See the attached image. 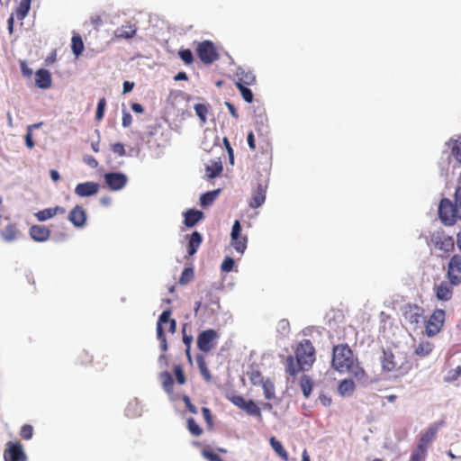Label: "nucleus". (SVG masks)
Listing matches in <instances>:
<instances>
[{
    "label": "nucleus",
    "instance_id": "1",
    "mask_svg": "<svg viewBox=\"0 0 461 461\" xmlns=\"http://www.w3.org/2000/svg\"><path fill=\"white\" fill-rule=\"evenodd\" d=\"M331 367L340 374H349L358 381H365L367 375L357 357L347 343L336 345L332 348Z\"/></svg>",
    "mask_w": 461,
    "mask_h": 461
},
{
    "label": "nucleus",
    "instance_id": "2",
    "mask_svg": "<svg viewBox=\"0 0 461 461\" xmlns=\"http://www.w3.org/2000/svg\"><path fill=\"white\" fill-rule=\"evenodd\" d=\"M295 356H288L285 371L290 376H296L301 371H308L315 362V348L310 339H303L296 347Z\"/></svg>",
    "mask_w": 461,
    "mask_h": 461
},
{
    "label": "nucleus",
    "instance_id": "3",
    "mask_svg": "<svg viewBox=\"0 0 461 461\" xmlns=\"http://www.w3.org/2000/svg\"><path fill=\"white\" fill-rule=\"evenodd\" d=\"M380 361L383 371L393 374L394 377H402L412 368V363L405 356L396 357L391 349L383 348Z\"/></svg>",
    "mask_w": 461,
    "mask_h": 461
},
{
    "label": "nucleus",
    "instance_id": "4",
    "mask_svg": "<svg viewBox=\"0 0 461 461\" xmlns=\"http://www.w3.org/2000/svg\"><path fill=\"white\" fill-rule=\"evenodd\" d=\"M438 217L445 226H453L461 221V206L448 198H442L438 205Z\"/></svg>",
    "mask_w": 461,
    "mask_h": 461
},
{
    "label": "nucleus",
    "instance_id": "5",
    "mask_svg": "<svg viewBox=\"0 0 461 461\" xmlns=\"http://www.w3.org/2000/svg\"><path fill=\"white\" fill-rule=\"evenodd\" d=\"M428 244L441 252L440 257H445V255H448L455 249V240L453 237L447 235L442 229H438L430 233Z\"/></svg>",
    "mask_w": 461,
    "mask_h": 461
},
{
    "label": "nucleus",
    "instance_id": "6",
    "mask_svg": "<svg viewBox=\"0 0 461 461\" xmlns=\"http://www.w3.org/2000/svg\"><path fill=\"white\" fill-rule=\"evenodd\" d=\"M171 311L165 310L158 317L157 322V339L159 341L160 348L163 352L167 350V343L166 334L164 332L163 325L168 323V331L175 333L176 330V321L174 319H170Z\"/></svg>",
    "mask_w": 461,
    "mask_h": 461
},
{
    "label": "nucleus",
    "instance_id": "7",
    "mask_svg": "<svg viewBox=\"0 0 461 461\" xmlns=\"http://www.w3.org/2000/svg\"><path fill=\"white\" fill-rule=\"evenodd\" d=\"M195 51L199 59L205 65H211L220 59L216 46L208 40L198 42Z\"/></svg>",
    "mask_w": 461,
    "mask_h": 461
},
{
    "label": "nucleus",
    "instance_id": "8",
    "mask_svg": "<svg viewBox=\"0 0 461 461\" xmlns=\"http://www.w3.org/2000/svg\"><path fill=\"white\" fill-rule=\"evenodd\" d=\"M446 313L442 309H436L425 324V333L428 337H434L440 332L445 322Z\"/></svg>",
    "mask_w": 461,
    "mask_h": 461
},
{
    "label": "nucleus",
    "instance_id": "9",
    "mask_svg": "<svg viewBox=\"0 0 461 461\" xmlns=\"http://www.w3.org/2000/svg\"><path fill=\"white\" fill-rule=\"evenodd\" d=\"M219 338V333L212 329L202 331L196 340L198 349L204 353L212 351L215 348Z\"/></svg>",
    "mask_w": 461,
    "mask_h": 461
},
{
    "label": "nucleus",
    "instance_id": "10",
    "mask_svg": "<svg viewBox=\"0 0 461 461\" xmlns=\"http://www.w3.org/2000/svg\"><path fill=\"white\" fill-rule=\"evenodd\" d=\"M230 244L234 249L241 255L244 254L247 249L248 236L242 235L241 225L238 220H236L232 225L230 232Z\"/></svg>",
    "mask_w": 461,
    "mask_h": 461
},
{
    "label": "nucleus",
    "instance_id": "11",
    "mask_svg": "<svg viewBox=\"0 0 461 461\" xmlns=\"http://www.w3.org/2000/svg\"><path fill=\"white\" fill-rule=\"evenodd\" d=\"M447 277L452 285L461 284V256L453 255L447 264Z\"/></svg>",
    "mask_w": 461,
    "mask_h": 461
},
{
    "label": "nucleus",
    "instance_id": "12",
    "mask_svg": "<svg viewBox=\"0 0 461 461\" xmlns=\"http://www.w3.org/2000/svg\"><path fill=\"white\" fill-rule=\"evenodd\" d=\"M5 461H27V456L20 442L9 441L4 451Z\"/></svg>",
    "mask_w": 461,
    "mask_h": 461
},
{
    "label": "nucleus",
    "instance_id": "13",
    "mask_svg": "<svg viewBox=\"0 0 461 461\" xmlns=\"http://www.w3.org/2000/svg\"><path fill=\"white\" fill-rule=\"evenodd\" d=\"M444 421L429 426L427 430L420 436L416 447H420L424 452H428V448L432 441L435 439L439 428L443 425Z\"/></svg>",
    "mask_w": 461,
    "mask_h": 461
},
{
    "label": "nucleus",
    "instance_id": "14",
    "mask_svg": "<svg viewBox=\"0 0 461 461\" xmlns=\"http://www.w3.org/2000/svg\"><path fill=\"white\" fill-rule=\"evenodd\" d=\"M104 178L108 187L113 191L122 189L127 183V176L120 172L106 173Z\"/></svg>",
    "mask_w": 461,
    "mask_h": 461
},
{
    "label": "nucleus",
    "instance_id": "15",
    "mask_svg": "<svg viewBox=\"0 0 461 461\" xmlns=\"http://www.w3.org/2000/svg\"><path fill=\"white\" fill-rule=\"evenodd\" d=\"M51 234V230L45 225H32L29 229L30 237L36 242L47 241Z\"/></svg>",
    "mask_w": 461,
    "mask_h": 461
},
{
    "label": "nucleus",
    "instance_id": "16",
    "mask_svg": "<svg viewBox=\"0 0 461 461\" xmlns=\"http://www.w3.org/2000/svg\"><path fill=\"white\" fill-rule=\"evenodd\" d=\"M99 184L92 181L80 183L75 188V194L79 197L92 196L98 193Z\"/></svg>",
    "mask_w": 461,
    "mask_h": 461
},
{
    "label": "nucleus",
    "instance_id": "17",
    "mask_svg": "<svg viewBox=\"0 0 461 461\" xmlns=\"http://www.w3.org/2000/svg\"><path fill=\"white\" fill-rule=\"evenodd\" d=\"M68 221L75 227H83L86 221V212L81 205H76L68 214Z\"/></svg>",
    "mask_w": 461,
    "mask_h": 461
},
{
    "label": "nucleus",
    "instance_id": "18",
    "mask_svg": "<svg viewBox=\"0 0 461 461\" xmlns=\"http://www.w3.org/2000/svg\"><path fill=\"white\" fill-rule=\"evenodd\" d=\"M453 286L449 282L443 281L435 285L436 297L439 301H449L453 296Z\"/></svg>",
    "mask_w": 461,
    "mask_h": 461
},
{
    "label": "nucleus",
    "instance_id": "19",
    "mask_svg": "<svg viewBox=\"0 0 461 461\" xmlns=\"http://www.w3.org/2000/svg\"><path fill=\"white\" fill-rule=\"evenodd\" d=\"M424 310L418 305H410L404 312L405 320L411 324H419L423 319Z\"/></svg>",
    "mask_w": 461,
    "mask_h": 461
},
{
    "label": "nucleus",
    "instance_id": "20",
    "mask_svg": "<svg viewBox=\"0 0 461 461\" xmlns=\"http://www.w3.org/2000/svg\"><path fill=\"white\" fill-rule=\"evenodd\" d=\"M35 84L39 88L48 89L51 86L52 78L49 70L41 68L35 73Z\"/></svg>",
    "mask_w": 461,
    "mask_h": 461
},
{
    "label": "nucleus",
    "instance_id": "21",
    "mask_svg": "<svg viewBox=\"0 0 461 461\" xmlns=\"http://www.w3.org/2000/svg\"><path fill=\"white\" fill-rule=\"evenodd\" d=\"M236 76L237 81L235 83H240L241 86H253L256 84V77L253 72L249 69L239 68Z\"/></svg>",
    "mask_w": 461,
    "mask_h": 461
},
{
    "label": "nucleus",
    "instance_id": "22",
    "mask_svg": "<svg viewBox=\"0 0 461 461\" xmlns=\"http://www.w3.org/2000/svg\"><path fill=\"white\" fill-rule=\"evenodd\" d=\"M266 194L267 186L258 185L257 189L253 192L249 206L254 209L260 207L266 201Z\"/></svg>",
    "mask_w": 461,
    "mask_h": 461
},
{
    "label": "nucleus",
    "instance_id": "23",
    "mask_svg": "<svg viewBox=\"0 0 461 461\" xmlns=\"http://www.w3.org/2000/svg\"><path fill=\"white\" fill-rule=\"evenodd\" d=\"M136 25L127 23L115 31V37L118 39H131L136 35Z\"/></svg>",
    "mask_w": 461,
    "mask_h": 461
},
{
    "label": "nucleus",
    "instance_id": "24",
    "mask_svg": "<svg viewBox=\"0 0 461 461\" xmlns=\"http://www.w3.org/2000/svg\"><path fill=\"white\" fill-rule=\"evenodd\" d=\"M184 217L185 225L188 228H191L203 218V212L201 211L189 209L184 213Z\"/></svg>",
    "mask_w": 461,
    "mask_h": 461
},
{
    "label": "nucleus",
    "instance_id": "25",
    "mask_svg": "<svg viewBox=\"0 0 461 461\" xmlns=\"http://www.w3.org/2000/svg\"><path fill=\"white\" fill-rule=\"evenodd\" d=\"M1 237L7 242L14 241L19 235V230L16 224L9 223L0 232Z\"/></svg>",
    "mask_w": 461,
    "mask_h": 461
},
{
    "label": "nucleus",
    "instance_id": "26",
    "mask_svg": "<svg viewBox=\"0 0 461 461\" xmlns=\"http://www.w3.org/2000/svg\"><path fill=\"white\" fill-rule=\"evenodd\" d=\"M203 241L202 235L198 231H194L189 239L187 252L189 256H193L196 253L198 248Z\"/></svg>",
    "mask_w": 461,
    "mask_h": 461
},
{
    "label": "nucleus",
    "instance_id": "27",
    "mask_svg": "<svg viewBox=\"0 0 461 461\" xmlns=\"http://www.w3.org/2000/svg\"><path fill=\"white\" fill-rule=\"evenodd\" d=\"M270 446L272 447L273 450L276 452V454L284 461H288L289 456L288 453L283 447L282 443L276 438V437H271L269 438Z\"/></svg>",
    "mask_w": 461,
    "mask_h": 461
},
{
    "label": "nucleus",
    "instance_id": "28",
    "mask_svg": "<svg viewBox=\"0 0 461 461\" xmlns=\"http://www.w3.org/2000/svg\"><path fill=\"white\" fill-rule=\"evenodd\" d=\"M434 349V344L430 341H420L415 348V354L420 357H428Z\"/></svg>",
    "mask_w": 461,
    "mask_h": 461
},
{
    "label": "nucleus",
    "instance_id": "29",
    "mask_svg": "<svg viewBox=\"0 0 461 461\" xmlns=\"http://www.w3.org/2000/svg\"><path fill=\"white\" fill-rule=\"evenodd\" d=\"M299 384L303 396L305 398H309L314 384L312 379L307 375H303L300 378Z\"/></svg>",
    "mask_w": 461,
    "mask_h": 461
},
{
    "label": "nucleus",
    "instance_id": "30",
    "mask_svg": "<svg viewBox=\"0 0 461 461\" xmlns=\"http://www.w3.org/2000/svg\"><path fill=\"white\" fill-rule=\"evenodd\" d=\"M356 389L355 383L351 379L342 380L338 387V391L342 396H349L353 394Z\"/></svg>",
    "mask_w": 461,
    "mask_h": 461
},
{
    "label": "nucleus",
    "instance_id": "31",
    "mask_svg": "<svg viewBox=\"0 0 461 461\" xmlns=\"http://www.w3.org/2000/svg\"><path fill=\"white\" fill-rule=\"evenodd\" d=\"M32 0H21L15 9L16 18L23 21L28 14L31 9Z\"/></svg>",
    "mask_w": 461,
    "mask_h": 461
},
{
    "label": "nucleus",
    "instance_id": "32",
    "mask_svg": "<svg viewBox=\"0 0 461 461\" xmlns=\"http://www.w3.org/2000/svg\"><path fill=\"white\" fill-rule=\"evenodd\" d=\"M196 363H197L199 371H200L202 376L203 377V379L206 382H211L212 381V375H211V373H210V371H209V369L207 367V364H206L204 357L203 355H197V357H196Z\"/></svg>",
    "mask_w": 461,
    "mask_h": 461
},
{
    "label": "nucleus",
    "instance_id": "33",
    "mask_svg": "<svg viewBox=\"0 0 461 461\" xmlns=\"http://www.w3.org/2000/svg\"><path fill=\"white\" fill-rule=\"evenodd\" d=\"M447 145L451 149V155L458 163H461V136L457 140H450Z\"/></svg>",
    "mask_w": 461,
    "mask_h": 461
},
{
    "label": "nucleus",
    "instance_id": "34",
    "mask_svg": "<svg viewBox=\"0 0 461 461\" xmlns=\"http://www.w3.org/2000/svg\"><path fill=\"white\" fill-rule=\"evenodd\" d=\"M220 194V189L204 193L200 197V204L202 207H207L212 204Z\"/></svg>",
    "mask_w": 461,
    "mask_h": 461
},
{
    "label": "nucleus",
    "instance_id": "35",
    "mask_svg": "<svg viewBox=\"0 0 461 461\" xmlns=\"http://www.w3.org/2000/svg\"><path fill=\"white\" fill-rule=\"evenodd\" d=\"M72 51L76 57L82 54L84 50V42L79 34H74L71 40Z\"/></svg>",
    "mask_w": 461,
    "mask_h": 461
},
{
    "label": "nucleus",
    "instance_id": "36",
    "mask_svg": "<svg viewBox=\"0 0 461 461\" xmlns=\"http://www.w3.org/2000/svg\"><path fill=\"white\" fill-rule=\"evenodd\" d=\"M242 410L249 415L258 417L259 420L262 419L260 408L252 400H249Z\"/></svg>",
    "mask_w": 461,
    "mask_h": 461
},
{
    "label": "nucleus",
    "instance_id": "37",
    "mask_svg": "<svg viewBox=\"0 0 461 461\" xmlns=\"http://www.w3.org/2000/svg\"><path fill=\"white\" fill-rule=\"evenodd\" d=\"M160 380L164 390L171 393L173 392L174 381L171 374L167 371L161 373Z\"/></svg>",
    "mask_w": 461,
    "mask_h": 461
},
{
    "label": "nucleus",
    "instance_id": "38",
    "mask_svg": "<svg viewBox=\"0 0 461 461\" xmlns=\"http://www.w3.org/2000/svg\"><path fill=\"white\" fill-rule=\"evenodd\" d=\"M261 386L263 388L264 395L267 400H272L275 398V385L270 379L267 378V380H265Z\"/></svg>",
    "mask_w": 461,
    "mask_h": 461
},
{
    "label": "nucleus",
    "instance_id": "39",
    "mask_svg": "<svg viewBox=\"0 0 461 461\" xmlns=\"http://www.w3.org/2000/svg\"><path fill=\"white\" fill-rule=\"evenodd\" d=\"M222 172V165L221 161L213 162L211 166L206 167V174L210 178L218 176Z\"/></svg>",
    "mask_w": 461,
    "mask_h": 461
},
{
    "label": "nucleus",
    "instance_id": "40",
    "mask_svg": "<svg viewBox=\"0 0 461 461\" xmlns=\"http://www.w3.org/2000/svg\"><path fill=\"white\" fill-rule=\"evenodd\" d=\"M235 86L240 90V92L242 95V98L247 103L253 102V98H254L253 93L249 88L247 87V86H241L240 83H235Z\"/></svg>",
    "mask_w": 461,
    "mask_h": 461
},
{
    "label": "nucleus",
    "instance_id": "41",
    "mask_svg": "<svg viewBox=\"0 0 461 461\" xmlns=\"http://www.w3.org/2000/svg\"><path fill=\"white\" fill-rule=\"evenodd\" d=\"M77 361L80 366H86L92 364L93 357L87 351L83 350L77 355Z\"/></svg>",
    "mask_w": 461,
    "mask_h": 461
},
{
    "label": "nucleus",
    "instance_id": "42",
    "mask_svg": "<svg viewBox=\"0 0 461 461\" xmlns=\"http://www.w3.org/2000/svg\"><path fill=\"white\" fill-rule=\"evenodd\" d=\"M36 219L39 221H45L50 218H53L55 215L53 213L52 208H46L37 212L35 214Z\"/></svg>",
    "mask_w": 461,
    "mask_h": 461
},
{
    "label": "nucleus",
    "instance_id": "43",
    "mask_svg": "<svg viewBox=\"0 0 461 461\" xmlns=\"http://www.w3.org/2000/svg\"><path fill=\"white\" fill-rule=\"evenodd\" d=\"M187 429L190 433L195 437H199L203 433V429L193 418L187 420Z\"/></svg>",
    "mask_w": 461,
    "mask_h": 461
},
{
    "label": "nucleus",
    "instance_id": "44",
    "mask_svg": "<svg viewBox=\"0 0 461 461\" xmlns=\"http://www.w3.org/2000/svg\"><path fill=\"white\" fill-rule=\"evenodd\" d=\"M249 378L251 384L254 385H261L265 381L261 372L258 370H253L249 372Z\"/></svg>",
    "mask_w": 461,
    "mask_h": 461
},
{
    "label": "nucleus",
    "instance_id": "45",
    "mask_svg": "<svg viewBox=\"0 0 461 461\" xmlns=\"http://www.w3.org/2000/svg\"><path fill=\"white\" fill-rule=\"evenodd\" d=\"M194 278V269L192 267H185L179 278V284L186 285Z\"/></svg>",
    "mask_w": 461,
    "mask_h": 461
},
{
    "label": "nucleus",
    "instance_id": "46",
    "mask_svg": "<svg viewBox=\"0 0 461 461\" xmlns=\"http://www.w3.org/2000/svg\"><path fill=\"white\" fill-rule=\"evenodd\" d=\"M194 110H195L196 115L199 117V119L202 121V122L204 123L207 120V118H206V115L208 113L207 106L203 104H196L194 105Z\"/></svg>",
    "mask_w": 461,
    "mask_h": 461
},
{
    "label": "nucleus",
    "instance_id": "47",
    "mask_svg": "<svg viewBox=\"0 0 461 461\" xmlns=\"http://www.w3.org/2000/svg\"><path fill=\"white\" fill-rule=\"evenodd\" d=\"M427 456V452L420 449V447H416L412 451L409 461H424Z\"/></svg>",
    "mask_w": 461,
    "mask_h": 461
},
{
    "label": "nucleus",
    "instance_id": "48",
    "mask_svg": "<svg viewBox=\"0 0 461 461\" xmlns=\"http://www.w3.org/2000/svg\"><path fill=\"white\" fill-rule=\"evenodd\" d=\"M106 106V100L104 97H102L97 104L96 113H95V119L96 121H101L104 118V110Z\"/></svg>",
    "mask_w": 461,
    "mask_h": 461
},
{
    "label": "nucleus",
    "instance_id": "49",
    "mask_svg": "<svg viewBox=\"0 0 461 461\" xmlns=\"http://www.w3.org/2000/svg\"><path fill=\"white\" fill-rule=\"evenodd\" d=\"M178 54L181 59L185 62V64L190 65L193 63L194 56L189 49L180 50Z\"/></svg>",
    "mask_w": 461,
    "mask_h": 461
},
{
    "label": "nucleus",
    "instance_id": "50",
    "mask_svg": "<svg viewBox=\"0 0 461 461\" xmlns=\"http://www.w3.org/2000/svg\"><path fill=\"white\" fill-rule=\"evenodd\" d=\"M33 435V428L32 425L24 424L20 430V436L22 438L28 440L32 438Z\"/></svg>",
    "mask_w": 461,
    "mask_h": 461
},
{
    "label": "nucleus",
    "instance_id": "51",
    "mask_svg": "<svg viewBox=\"0 0 461 461\" xmlns=\"http://www.w3.org/2000/svg\"><path fill=\"white\" fill-rule=\"evenodd\" d=\"M174 373L176 375V382L179 384H184L185 383V375L184 374V371L182 369V366L180 365H176L174 367Z\"/></svg>",
    "mask_w": 461,
    "mask_h": 461
},
{
    "label": "nucleus",
    "instance_id": "52",
    "mask_svg": "<svg viewBox=\"0 0 461 461\" xmlns=\"http://www.w3.org/2000/svg\"><path fill=\"white\" fill-rule=\"evenodd\" d=\"M202 413H203V419H204L208 428L212 429L213 428V420H212V415L210 409L207 407H203Z\"/></svg>",
    "mask_w": 461,
    "mask_h": 461
},
{
    "label": "nucleus",
    "instance_id": "53",
    "mask_svg": "<svg viewBox=\"0 0 461 461\" xmlns=\"http://www.w3.org/2000/svg\"><path fill=\"white\" fill-rule=\"evenodd\" d=\"M235 265V261L232 258L226 257L221 263V268L223 272H230Z\"/></svg>",
    "mask_w": 461,
    "mask_h": 461
},
{
    "label": "nucleus",
    "instance_id": "54",
    "mask_svg": "<svg viewBox=\"0 0 461 461\" xmlns=\"http://www.w3.org/2000/svg\"><path fill=\"white\" fill-rule=\"evenodd\" d=\"M112 151L119 157L126 155L124 145L121 142H116L111 145Z\"/></svg>",
    "mask_w": 461,
    "mask_h": 461
},
{
    "label": "nucleus",
    "instance_id": "55",
    "mask_svg": "<svg viewBox=\"0 0 461 461\" xmlns=\"http://www.w3.org/2000/svg\"><path fill=\"white\" fill-rule=\"evenodd\" d=\"M40 126H41V123L28 126V131L25 135V142L29 149H32L34 147V142L32 138V129L38 128Z\"/></svg>",
    "mask_w": 461,
    "mask_h": 461
},
{
    "label": "nucleus",
    "instance_id": "56",
    "mask_svg": "<svg viewBox=\"0 0 461 461\" xmlns=\"http://www.w3.org/2000/svg\"><path fill=\"white\" fill-rule=\"evenodd\" d=\"M230 401L237 407H239L240 409H243L246 402H248L247 400H245V398L241 395H233L231 397L229 398Z\"/></svg>",
    "mask_w": 461,
    "mask_h": 461
},
{
    "label": "nucleus",
    "instance_id": "57",
    "mask_svg": "<svg viewBox=\"0 0 461 461\" xmlns=\"http://www.w3.org/2000/svg\"><path fill=\"white\" fill-rule=\"evenodd\" d=\"M183 401L185 404V407L186 409L191 412V413H194V414H196L197 413V409L196 407L191 402V400L190 398L187 396V395H184L183 396Z\"/></svg>",
    "mask_w": 461,
    "mask_h": 461
},
{
    "label": "nucleus",
    "instance_id": "58",
    "mask_svg": "<svg viewBox=\"0 0 461 461\" xmlns=\"http://www.w3.org/2000/svg\"><path fill=\"white\" fill-rule=\"evenodd\" d=\"M223 143H224V146H225V148L227 149L230 161L231 164H233V162H234L233 149L231 148L230 143L229 140L226 137L223 138Z\"/></svg>",
    "mask_w": 461,
    "mask_h": 461
},
{
    "label": "nucleus",
    "instance_id": "59",
    "mask_svg": "<svg viewBox=\"0 0 461 461\" xmlns=\"http://www.w3.org/2000/svg\"><path fill=\"white\" fill-rule=\"evenodd\" d=\"M203 455L205 458H207L209 461H222L220 456L217 454L212 452V451H203Z\"/></svg>",
    "mask_w": 461,
    "mask_h": 461
},
{
    "label": "nucleus",
    "instance_id": "60",
    "mask_svg": "<svg viewBox=\"0 0 461 461\" xmlns=\"http://www.w3.org/2000/svg\"><path fill=\"white\" fill-rule=\"evenodd\" d=\"M132 122V116L128 112H123L122 124L123 127H129Z\"/></svg>",
    "mask_w": 461,
    "mask_h": 461
},
{
    "label": "nucleus",
    "instance_id": "61",
    "mask_svg": "<svg viewBox=\"0 0 461 461\" xmlns=\"http://www.w3.org/2000/svg\"><path fill=\"white\" fill-rule=\"evenodd\" d=\"M84 161L93 168H95L98 166V161L93 156H86L84 158Z\"/></svg>",
    "mask_w": 461,
    "mask_h": 461
},
{
    "label": "nucleus",
    "instance_id": "62",
    "mask_svg": "<svg viewBox=\"0 0 461 461\" xmlns=\"http://www.w3.org/2000/svg\"><path fill=\"white\" fill-rule=\"evenodd\" d=\"M21 71L24 77H31L32 75V70L24 61L21 62Z\"/></svg>",
    "mask_w": 461,
    "mask_h": 461
},
{
    "label": "nucleus",
    "instance_id": "63",
    "mask_svg": "<svg viewBox=\"0 0 461 461\" xmlns=\"http://www.w3.org/2000/svg\"><path fill=\"white\" fill-rule=\"evenodd\" d=\"M225 105L227 106L230 113L231 114V116L235 119H238L239 118V113L237 112V109L235 108V106L230 103V102H225Z\"/></svg>",
    "mask_w": 461,
    "mask_h": 461
},
{
    "label": "nucleus",
    "instance_id": "64",
    "mask_svg": "<svg viewBox=\"0 0 461 461\" xmlns=\"http://www.w3.org/2000/svg\"><path fill=\"white\" fill-rule=\"evenodd\" d=\"M248 144H249V147L251 150H256V140H255V137H254V134L252 131H250L249 134H248Z\"/></svg>",
    "mask_w": 461,
    "mask_h": 461
}]
</instances>
